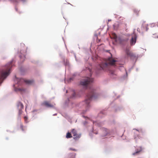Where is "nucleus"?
Wrapping results in <instances>:
<instances>
[{"mask_svg":"<svg viewBox=\"0 0 158 158\" xmlns=\"http://www.w3.org/2000/svg\"><path fill=\"white\" fill-rule=\"evenodd\" d=\"M116 62V60L112 58H110L104 62H102L99 64L98 69L99 70L102 69L107 71L109 69L110 66L115 65Z\"/></svg>","mask_w":158,"mask_h":158,"instance_id":"1","label":"nucleus"},{"mask_svg":"<svg viewBox=\"0 0 158 158\" xmlns=\"http://www.w3.org/2000/svg\"><path fill=\"white\" fill-rule=\"evenodd\" d=\"M89 93L87 95V98L84 102L85 104V107L88 108L89 106V103L91 100L93 99H95L98 96V94L95 93L94 89L90 88Z\"/></svg>","mask_w":158,"mask_h":158,"instance_id":"2","label":"nucleus"},{"mask_svg":"<svg viewBox=\"0 0 158 158\" xmlns=\"http://www.w3.org/2000/svg\"><path fill=\"white\" fill-rule=\"evenodd\" d=\"M11 61L7 64L5 68L1 71L0 73V84L2 82V80L5 79L10 73V70L12 66Z\"/></svg>","mask_w":158,"mask_h":158,"instance_id":"3","label":"nucleus"},{"mask_svg":"<svg viewBox=\"0 0 158 158\" xmlns=\"http://www.w3.org/2000/svg\"><path fill=\"white\" fill-rule=\"evenodd\" d=\"M93 81V79L89 77H86L81 81L80 84L86 88H87L88 85L90 84Z\"/></svg>","mask_w":158,"mask_h":158,"instance_id":"4","label":"nucleus"},{"mask_svg":"<svg viewBox=\"0 0 158 158\" xmlns=\"http://www.w3.org/2000/svg\"><path fill=\"white\" fill-rule=\"evenodd\" d=\"M134 130H135L136 131H134L133 132V135L134 136V139L136 140L137 138L140 139L141 137L138 135V133L141 132L142 131L141 130H138L136 129H134Z\"/></svg>","mask_w":158,"mask_h":158,"instance_id":"5","label":"nucleus"},{"mask_svg":"<svg viewBox=\"0 0 158 158\" xmlns=\"http://www.w3.org/2000/svg\"><path fill=\"white\" fill-rule=\"evenodd\" d=\"M135 152L132 154V155L134 156L139 155L143 150V148L141 147H135Z\"/></svg>","mask_w":158,"mask_h":158,"instance_id":"6","label":"nucleus"},{"mask_svg":"<svg viewBox=\"0 0 158 158\" xmlns=\"http://www.w3.org/2000/svg\"><path fill=\"white\" fill-rule=\"evenodd\" d=\"M71 132L73 135V136L74 137L73 138L74 139H77L80 137L81 135L77 134V131L74 129H73Z\"/></svg>","mask_w":158,"mask_h":158,"instance_id":"7","label":"nucleus"},{"mask_svg":"<svg viewBox=\"0 0 158 158\" xmlns=\"http://www.w3.org/2000/svg\"><path fill=\"white\" fill-rule=\"evenodd\" d=\"M136 36L135 34H134L132 35L131 40L130 41V44L131 45H134L136 42Z\"/></svg>","mask_w":158,"mask_h":158,"instance_id":"8","label":"nucleus"},{"mask_svg":"<svg viewBox=\"0 0 158 158\" xmlns=\"http://www.w3.org/2000/svg\"><path fill=\"white\" fill-rule=\"evenodd\" d=\"M102 137H105L108 134L109 132V130L106 128H103L102 129Z\"/></svg>","mask_w":158,"mask_h":158,"instance_id":"9","label":"nucleus"},{"mask_svg":"<svg viewBox=\"0 0 158 158\" xmlns=\"http://www.w3.org/2000/svg\"><path fill=\"white\" fill-rule=\"evenodd\" d=\"M126 53L128 56L131 57H134V54L131 52H130L129 50L128 49H126L125 51Z\"/></svg>","mask_w":158,"mask_h":158,"instance_id":"10","label":"nucleus"},{"mask_svg":"<svg viewBox=\"0 0 158 158\" xmlns=\"http://www.w3.org/2000/svg\"><path fill=\"white\" fill-rule=\"evenodd\" d=\"M43 105L48 107H52L53 106L48 101H45L43 103Z\"/></svg>","mask_w":158,"mask_h":158,"instance_id":"11","label":"nucleus"},{"mask_svg":"<svg viewBox=\"0 0 158 158\" xmlns=\"http://www.w3.org/2000/svg\"><path fill=\"white\" fill-rule=\"evenodd\" d=\"M17 106L19 109H22L23 107V104L20 102H18Z\"/></svg>","mask_w":158,"mask_h":158,"instance_id":"12","label":"nucleus"},{"mask_svg":"<svg viewBox=\"0 0 158 158\" xmlns=\"http://www.w3.org/2000/svg\"><path fill=\"white\" fill-rule=\"evenodd\" d=\"M24 81L26 83L28 84H31L33 82V81L32 80H26Z\"/></svg>","mask_w":158,"mask_h":158,"instance_id":"13","label":"nucleus"},{"mask_svg":"<svg viewBox=\"0 0 158 158\" xmlns=\"http://www.w3.org/2000/svg\"><path fill=\"white\" fill-rule=\"evenodd\" d=\"M72 137V136L70 133L69 132L67 133L66 135V138H69Z\"/></svg>","mask_w":158,"mask_h":158,"instance_id":"14","label":"nucleus"},{"mask_svg":"<svg viewBox=\"0 0 158 158\" xmlns=\"http://www.w3.org/2000/svg\"><path fill=\"white\" fill-rule=\"evenodd\" d=\"M20 127L22 131H24L25 130V128L23 127V126L22 124H20Z\"/></svg>","mask_w":158,"mask_h":158,"instance_id":"15","label":"nucleus"},{"mask_svg":"<svg viewBox=\"0 0 158 158\" xmlns=\"http://www.w3.org/2000/svg\"><path fill=\"white\" fill-rule=\"evenodd\" d=\"M18 90L19 91H20L21 92H24L25 91V90L23 88H18Z\"/></svg>","mask_w":158,"mask_h":158,"instance_id":"16","label":"nucleus"},{"mask_svg":"<svg viewBox=\"0 0 158 158\" xmlns=\"http://www.w3.org/2000/svg\"><path fill=\"white\" fill-rule=\"evenodd\" d=\"M134 11L135 13L137 14H138L139 12V11L136 9H134Z\"/></svg>","mask_w":158,"mask_h":158,"instance_id":"17","label":"nucleus"},{"mask_svg":"<svg viewBox=\"0 0 158 158\" xmlns=\"http://www.w3.org/2000/svg\"><path fill=\"white\" fill-rule=\"evenodd\" d=\"M22 109H19V115L21 114L22 113Z\"/></svg>","mask_w":158,"mask_h":158,"instance_id":"18","label":"nucleus"},{"mask_svg":"<svg viewBox=\"0 0 158 158\" xmlns=\"http://www.w3.org/2000/svg\"><path fill=\"white\" fill-rule=\"evenodd\" d=\"M24 118L25 119V122L27 123V117L25 116L24 117Z\"/></svg>","mask_w":158,"mask_h":158,"instance_id":"19","label":"nucleus"},{"mask_svg":"<svg viewBox=\"0 0 158 158\" xmlns=\"http://www.w3.org/2000/svg\"><path fill=\"white\" fill-rule=\"evenodd\" d=\"M69 150H72V151H77V150L75 149H73V148H70L69 149Z\"/></svg>","mask_w":158,"mask_h":158,"instance_id":"20","label":"nucleus"},{"mask_svg":"<svg viewBox=\"0 0 158 158\" xmlns=\"http://www.w3.org/2000/svg\"><path fill=\"white\" fill-rule=\"evenodd\" d=\"M114 39H116L117 38V35L116 34H114Z\"/></svg>","mask_w":158,"mask_h":158,"instance_id":"21","label":"nucleus"},{"mask_svg":"<svg viewBox=\"0 0 158 158\" xmlns=\"http://www.w3.org/2000/svg\"><path fill=\"white\" fill-rule=\"evenodd\" d=\"M12 1L13 2H17V0H12Z\"/></svg>","mask_w":158,"mask_h":158,"instance_id":"22","label":"nucleus"},{"mask_svg":"<svg viewBox=\"0 0 158 158\" xmlns=\"http://www.w3.org/2000/svg\"><path fill=\"white\" fill-rule=\"evenodd\" d=\"M18 80H19V79H17V81H18ZM19 80L20 81H23V79H19Z\"/></svg>","mask_w":158,"mask_h":158,"instance_id":"23","label":"nucleus"},{"mask_svg":"<svg viewBox=\"0 0 158 158\" xmlns=\"http://www.w3.org/2000/svg\"><path fill=\"white\" fill-rule=\"evenodd\" d=\"M75 93L74 92L73 94V96H72V97H74L75 96Z\"/></svg>","mask_w":158,"mask_h":158,"instance_id":"24","label":"nucleus"},{"mask_svg":"<svg viewBox=\"0 0 158 158\" xmlns=\"http://www.w3.org/2000/svg\"><path fill=\"white\" fill-rule=\"evenodd\" d=\"M111 20H108V21H110Z\"/></svg>","mask_w":158,"mask_h":158,"instance_id":"25","label":"nucleus"},{"mask_svg":"<svg viewBox=\"0 0 158 158\" xmlns=\"http://www.w3.org/2000/svg\"><path fill=\"white\" fill-rule=\"evenodd\" d=\"M16 10H17V9H16Z\"/></svg>","mask_w":158,"mask_h":158,"instance_id":"26","label":"nucleus"}]
</instances>
